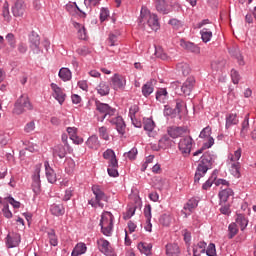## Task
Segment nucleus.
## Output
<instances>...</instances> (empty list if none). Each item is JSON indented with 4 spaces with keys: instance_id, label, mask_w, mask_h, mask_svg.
Returning <instances> with one entry per match:
<instances>
[{
    "instance_id": "f3484780",
    "label": "nucleus",
    "mask_w": 256,
    "mask_h": 256,
    "mask_svg": "<svg viewBox=\"0 0 256 256\" xmlns=\"http://www.w3.org/2000/svg\"><path fill=\"white\" fill-rule=\"evenodd\" d=\"M104 159L109 161L110 167H119V163L117 162V156L115 155V151L112 149H107L103 153Z\"/></svg>"
},
{
    "instance_id": "9d476101",
    "label": "nucleus",
    "mask_w": 256,
    "mask_h": 256,
    "mask_svg": "<svg viewBox=\"0 0 256 256\" xmlns=\"http://www.w3.org/2000/svg\"><path fill=\"white\" fill-rule=\"evenodd\" d=\"M29 44L30 49L35 53L36 55H39L41 53V37H39V34H37L35 31H32L29 35Z\"/></svg>"
},
{
    "instance_id": "3c124183",
    "label": "nucleus",
    "mask_w": 256,
    "mask_h": 256,
    "mask_svg": "<svg viewBox=\"0 0 256 256\" xmlns=\"http://www.w3.org/2000/svg\"><path fill=\"white\" fill-rule=\"evenodd\" d=\"M28 50H29V48L27 47V43H25L23 41L18 43V45H17L18 53H20L21 55H25V53H27Z\"/></svg>"
},
{
    "instance_id": "f257e3e1",
    "label": "nucleus",
    "mask_w": 256,
    "mask_h": 256,
    "mask_svg": "<svg viewBox=\"0 0 256 256\" xmlns=\"http://www.w3.org/2000/svg\"><path fill=\"white\" fill-rule=\"evenodd\" d=\"M138 25L141 29H151V31H159L161 25L159 24V17L157 14L151 13L147 6H142L140 17L138 18Z\"/></svg>"
},
{
    "instance_id": "7c9ffc66",
    "label": "nucleus",
    "mask_w": 256,
    "mask_h": 256,
    "mask_svg": "<svg viewBox=\"0 0 256 256\" xmlns=\"http://www.w3.org/2000/svg\"><path fill=\"white\" fill-rule=\"evenodd\" d=\"M159 223L163 227H169L173 223V215L170 213L162 214L159 218Z\"/></svg>"
},
{
    "instance_id": "4468645a",
    "label": "nucleus",
    "mask_w": 256,
    "mask_h": 256,
    "mask_svg": "<svg viewBox=\"0 0 256 256\" xmlns=\"http://www.w3.org/2000/svg\"><path fill=\"white\" fill-rule=\"evenodd\" d=\"M110 123L111 125L115 126L116 131H118L120 135H125L126 125H125V121L123 120V117L117 116L111 119Z\"/></svg>"
},
{
    "instance_id": "4c0bfd02",
    "label": "nucleus",
    "mask_w": 256,
    "mask_h": 256,
    "mask_svg": "<svg viewBox=\"0 0 256 256\" xmlns=\"http://www.w3.org/2000/svg\"><path fill=\"white\" fill-rule=\"evenodd\" d=\"M58 76L60 77V79H62V81H71V70H69V68H61Z\"/></svg>"
},
{
    "instance_id": "864d4df0",
    "label": "nucleus",
    "mask_w": 256,
    "mask_h": 256,
    "mask_svg": "<svg viewBox=\"0 0 256 256\" xmlns=\"http://www.w3.org/2000/svg\"><path fill=\"white\" fill-rule=\"evenodd\" d=\"M164 115L165 117H175V115H177V110L166 105L164 106Z\"/></svg>"
},
{
    "instance_id": "c03bdc74",
    "label": "nucleus",
    "mask_w": 256,
    "mask_h": 256,
    "mask_svg": "<svg viewBox=\"0 0 256 256\" xmlns=\"http://www.w3.org/2000/svg\"><path fill=\"white\" fill-rule=\"evenodd\" d=\"M9 47H11V49H15V47H17V39L15 38V34L13 33H8L5 37Z\"/></svg>"
},
{
    "instance_id": "72a5a7b5",
    "label": "nucleus",
    "mask_w": 256,
    "mask_h": 256,
    "mask_svg": "<svg viewBox=\"0 0 256 256\" xmlns=\"http://www.w3.org/2000/svg\"><path fill=\"white\" fill-rule=\"evenodd\" d=\"M97 93L101 95V97H105V95H109V84L107 82H100V84L97 86Z\"/></svg>"
},
{
    "instance_id": "a19ab883",
    "label": "nucleus",
    "mask_w": 256,
    "mask_h": 256,
    "mask_svg": "<svg viewBox=\"0 0 256 256\" xmlns=\"http://www.w3.org/2000/svg\"><path fill=\"white\" fill-rule=\"evenodd\" d=\"M153 89V82H147L142 86V95H144V97H149V95L153 93Z\"/></svg>"
},
{
    "instance_id": "de8ad7c7",
    "label": "nucleus",
    "mask_w": 256,
    "mask_h": 256,
    "mask_svg": "<svg viewBox=\"0 0 256 256\" xmlns=\"http://www.w3.org/2000/svg\"><path fill=\"white\" fill-rule=\"evenodd\" d=\"M76 29H78V37L79 39H87V30H85V26H81V24H75Z\"/></svg>"
},
{
    "instance_id": "2f4dec72",
    "label": "nucleus",
    "mask_w": 256,
    "mask_h": 256,
    "mask_svg": "<svg viewBox=\"0 0 256 256\" xmlns=\"http://www.w3.org/2000/svg\"><path fill=\"white\" fill-rule=\"evenodd\" d=\"M230 172L233 177L239 179L241 177V163L239 162H232L230 167Z\"/></svg>"
},
{
    "instance_id": "774afa93",
    "label": "nucleus",
    "mask_w": 256,
    "mask_h": 256,
    "mask_svg": "<svg viewBox=\"0 0 256 256\" xmlns=\"http://www.w3.org/2000/svg\"><path fill=\"white\" fill-rule=\"evenodd\" d=\"M144 216L146 220L151 221V205L148 204L144 207Z\"/></svg>"
},
{
    "instance_id": "473e14b6",
    "label": "nucleus",
    "mask_w": 256,
    "mask_h": 256,
    "mask_svg": "<svg viewBox=\"0 0 256 256\" xmlns=\"http://www.w3.org/2000/svg\"><path fill=\"white\" fill-rule=\"evenodd\" d=\"M176 69H177V71H179V73H182V75H184V77H187V75H189L191 73V67L189 66V64H187L185 62H181V63L177 64Z\"/></svg>"
},
{
    "instance_id": "49530a36",
    "label": "nucleus",
    "mask_w": 256,
    "mask_h": 256,
    "mask_svg": "<svg viewBox=\"0 0 256 256\" xmlns=\"http://www.w3.org/2000/svg\"><path fill=\"white\" fill-rule=\"evenodd\" d=\"M155 55L156 57H158L159 59H162L163 61H167V59H169V57L167 56V53H165V50H163V47L158 46L155 48Z\"/></svg>"
},
{
    "instance_id": "0eeeda50",
    "label": "nucleus",
    "mask_w": 256,
    "mask_h": 256,
    "mask_svg": "<svg viewBox=\"0 0 256 256\" xmlns=\"http://www.w3.org/2000/svg\"><path fill=\"white\" fill-rule=\"evenodd\" d=\"M92 193L95 197V199H91L89 201V205H91L92 207H96V205H99V207H102L101 205V201H108V197L107 194H105V192L103 191V188H101V186L99 185H93L92 186Z\"/></svg>"
},
{
    "instance_id": "393cba45",
    "label": "nucleus",
    "mask_w": 256,
    "mask_h": 256,
    "mask_svg": "<svg viewBox=\"0 0 256 256\" xmlns=\"http://www.w3.org/2000/svg\"><path fill=\"white\" fill-rule=\"evenodd\" d=\"M180 254H181V249H179V245L175 243L166 245V255L179 256Z\"/></svg>"
},
{
    "instance_id": "7ed1b4c3",
    "label": "nucleus",
    "mask_w": 256,
    "mask_h": 256,
    "mask_svg": "<svg viewBox=\"0 0 256 256\" xmlns=\"http://www.w3.org/2000/svg\"><path fill=\"white\" fill-rule=\"evenodd\" d=\"M25 111H33V104L29 99V95L22 94L14 104L13 113L15 115H23Z\"/></svg>"
},
{
    "instance_id": "20e7f679",
    "label": "nucleus",
    "mask_w": 256,
    "mask_h": 256,
    "mask_svg": "<svg viewBox=\"0 0 256 256\" xmlns=\"http://www.w3.org/2000/svg\"><path fill=\"white\" fill-rule=\"evenodd\" d=\"M100 227L103 235L111 237V233H113V214L111 212L102 213Z\"/></svg>"
},
{
    "instance_id": "f03ea898",
    "label": "nucleus",
    "mask_w": 256,
    "mask_h": 256,
    "mask_svg": "<svg viewBox=\"0 0 256 256\" xmlns=\"http://www.w3.org/2000/svg\"><path fill=\"white\" fill-rule=\"evenodd\" d=\"M213 165V155L211 152H205L201 158L200 163L198 164V167L196 169V173L194 176V183H199L201 181L202 177H205V174L209 169H211Z\"/></svg>"
},
{
    "instance_id": "5fc2aeb1",
    "label": "nucleus",
    "mask_w": 256,
    "mask_h": 256,
    "mask_svg": "<svg viewBox=\"0 0 256 256\" xmlns=\"http://www.w3.org/2000/svg\"><path fill=\"white\" fill-rule=\"evenodd\" d=\"M167 97V89L162 88L157 91L156 93V99L157 101H163Z\"/></svg>"
},
{
    "instance_id": "a18cd8bd",
    "label": "nucleus",
    "mask_w": 256,
    "mask_h": 256,
    "mask_svg": "<svg viewBox=\"0 0 256 256\" xmlns=\"http://www.w3.org/2000/svg\"><path fill=\"white\" fill-rule=\"evenodd\" d=\"M228 237L230 239H233V237H235V235H237L239 233V228L237 227V223L233 222L229 225L228 227Z\"/></svg>"
},
{
    "instance_id": "680f3d73",
    "label": "nucleus",
    "mask_w": 256,
    "mask_h": 256,
    "mask_svg": "<svg viewBox=\"0 0 256 256\" xmlns=\"http://www.w3.org/2000/svg\"><path fill=\"white\" fill-rule=\"evenodd\" d=\"M169 25H171L175 29H180V27H183V23L180 20L175 18H172L169 20Z\"/></svg>"
},
{
    "instance_id": "e433bc0d",
    "label": "nucleus",
    "mask_w": 256,
    "mask_h": 256,
    "mask_svg": "<svg viewBox=\"0 0 256 256\" xmlns=\"http://www.w3.org/2000/svg\"><path fill=\"white\" fill-rule=\"evenodd\" d=\"M232 57H234L235 59H237L238 61V65H245V60L243 59V55L241 54V51L239 50V48H233L230 51Z\"/></svg>"
},
{
    "instance_id": "1a4fd4ad",
    "label": "nucleus",
    "mask_w": 256,
    "mask_h": 256,
    "mask_svg": "<svg viewBox=\"0 0 256 256\" xmlns=\"http://www.w3.org/2000/svg\"><path fill=\"white\" fill-rule=\"evenodd\" d=\"M193 147V138L191 136H186L180 139L178 144V149L184 157H188L191 154V149Z\"/></svg>"
},
{
    "instance_id": "c85d7f7f",
    "label": "nucleus",
    "mask_w": 256,
    "mask_h": 256,
    "mask_svg": "<svg viewBox=\"0 0 256 256\" xmlns=\"http://www.w3.org/2000/svg\"><path fill=\"white\" fill-rule=\"evenodd\" d=\"M248 133H249V114H246V116L241 124L240 137L245 139L247 137Z\"/></svg>"
},
{
    "instance_id": "f704fd0d",
    "label": "nucleus",
    "mask_w": 256,
    "mask_h": 256,
    "mask_svg": "<svg viewBox=\"0 0 256 256\" xmlns=\"http://www.w3.org/2000/svg\"><path fill=\"white\" fill-rule=\"evenodd\" d=\"M119 35H121V33H119L118 31L109 34L108 44L110 47H115L119 45Z\"/></svg>"
},
{
    "instance_id": "c9c22d12",
    "label": "nucleus",
    "mask_w": 256,
    "mask_h": 256,
    "mask_svg": "<svg viewBox=\"0 0 256 256\" xmlns=\"http://www.w3.org/2000/svg\"><path fill=\"white\" fill-rule=\"evenodd\" d=\"M173 145V140L168 135H164L160 140H159V147L161 149H169Z\"/></svg>"
},
{
    "instance_id": "f8f14e48",
    "label": "nucleus",
    "mask_w": 256,
    "mask_h": 256,
    "mask_svg": "<svg viewBox=\"0 0 256 256\" xmlns=\"http://www.w3.org/2000/svg\"><path fill=\"white\" fill-rule=\"evenodd\" d=\"M19 243H21V235L17 233H8L6 237V247L8 249H13V247H18Z\"/></svg>"
},
{
    "instance_id": "c756f323",
    "label": "nucleus",
    "mask_w": 256,
    "mask_h": 256,
    "mask_svg": "<svg viewBox=\"0 0 256 256\" xmlns=\"http://www.w3.org/2000/svg\"><path fill=\"white\" fill-rule=\"evenodd\" d=\"M181 47L184 49H187V51H191V53H200L201 49L199 46L193 44L192 42H186V41H181L180 42Z\"/></svg>"
},
{
    "instance_id": "bb28decb",
    "label": "nucleus",
    "mask_w": 256,
    "mask_h": 256,
    "mask_svg": "<svg viewBox=\"0 0 256 256\" xmlns=\"http://www.w3.org/2000/svg\"><path fill=\"white\" fill-rule=\"evenodd\" d=\"M235 223L240 227L241 231H245L249 225V219H247L243 214H238Z\"/></svg>"
},
{
    "instance_id": "338daca9",
    "label": "nucleus",
    "mask_w": 256,
    "mask_h": 256,
    "mask_svg": "<svg viewBox=\"0 0 256 256\" xmlns=\"http://www.w3.org/2000/svg\"><path fill=\"white\" fill-rule=\"evenodd\" d=\"M107 171L110 177H119V172L117 171V167H111L109 165Z\"/></svg>"
},
{
    "instance_id": "39448f33",
    "label": "nucleus",
    "mask_w": 256,
    "mask_h": 256,
    "mask_svg": "<svg viewBox=\"0 0 256 256\" xmlns=\"http://www.w3.org/2000/svg\"><path fill=\"white\" fill-rule=\"evenodd\" d=\"M200 139H207V141L203 144V147L196 152H194L193 156L197 157L198 155H201L203 153L204 149H211L213 145H215V139L211 137V127L207 126L205 127L199 135Z\"/></svg>"
},
{
    "instance_id": "a878e982",
    "label": "nucleus",
    "mask_w": 256,
    "mask_h": 256,
    "mask_svg": "<svg viewBox=\"0 0 256 256\" xmlns=\"http://www.w3.org/2000/svg\"><path fill=\"white\" fill-rule=\"evenodd\" d=\"M238 123L239 117L237 116V114L230 113L226 115V129H230L231 127H233V125H237Z\"/></svg>"
},
{
    "instance_id": "6e6d98bb",
    "label": "nucleus",
    "mask_w": 256,
    "mask_h": 256,
    "mask_svg": "<svg viewBox=\"0 0 256 256\" xmlns=\"http://www.w3.org/2000/svg\"><path fill=\"white\" fill-rule=\"evenodd\" d=\"M137 113H139V106L137 105L131 106L129 109V117L131 121H135V115H137Z\"/></svg>"
},
{
    "instance_id": "09e8293b",
    "label": "nucleus",
    "mask_w": 256,
    "mask_h": 256,
    "mask_svg": "<svg viewBox=\"0 0 256 256\" xmlns=\"http://www.w3.org/2000/svg\"><path fill=\"white\" fill-rule=\"evenodd\" d=\"M73 251L76 252L77 255H83L87 252V245H85V243H78Z\"/></svg>"
},
{
    "instance_id": "4d7b16f0",
    "label": "nucleus",
    "mask_w": 256,
    "mask_h": 256,
    "mask_svg": "<svg viewBox=\"0 0 256 256\" xmlns=\"http://www.w3.org/2000/svg\"><path fill=\"white\" fill-rule=\"evenodd\" d=\"M183 107H186V104L183 100L177 99L176 100V108L174 109L176 111V114L179 115L181 111H183Z\"/></svg>"
},
{
    "instance_id": "13d9d810",
    "label": "nucleus",
    "mask_w": 256,
    "mask_h": 256,
    "mask_svg": "<svg viewBox=\"0 0 256 256\" xmlns=\"http://www.w3.org/2000/svg\"><path fill=\"white\" fill-rule=\"evenodd\" d=\"M241 159V148H238L235 152L234 155L230 156V161L232 163H237Z\"/></svg>"
},
{
    "instance_id": "cd10ccee",
    "label": "nucleus",
    "mask_w": 256,
    "mask_h": 256,
    "mask_svg": "<svg viewBox=\"0 0 256 256\" xmlns=\"http://www.w3.org/2000/svg\"><path fill=\"white\" fill-rule=\"evenodd\" d=\"M86 145L89 147V149L95 150L101 147V143L99 142V138L97 137V135L90 136L86 141Z\"/></svg>"
},
{
    "instance_id": "603ef678",
    "label": "nucleus",
    "mask_w": 256,
    "mask_h": 256,
    "mask_svg": "<svg viewBox=\"0 0 256 256\" xmlns=\"http://www.w3.org/2000/svg\"><path fill=\"white\" fill-rule=\"evenodd\" d=\"M98 133L104 141H109V132H107V127L102 126L99 128Z\"/></svg>"
},
{
    "instance_id": "6ab92c4d",
    "label": "nucleus",
    "mask_w": 256,
    "mask_h": 256,
    "mask_svg": "<svg viewBox=\"0 0 256 256\" xmlns=\"http://www.w3.org/2000/svg\"><path fill=\"white\" fill-rule=\"evenodd\" d=\"M46 177L49 183H56L57 182V174H55V170L51 168L49 165V161L44 162Z\"/></svg>"
},
{
    "instance_id": "423d86ee",
    "label": "nucleus",
    "mask_w": 256,
    "mask_h": 256,
    "mask_svg": "<svg viewBox=\"0 0 256 256\" xmlns=\"http://www.w3.org/2000/svg\"><path fill=\"white\" fill-rule=\"evenodd\" d=\"M178 84L179 82L172 83V87H175L178 95H186V96L191 95V91H193V89L195 88V77L193 76L188 77L186 81L182 84L180 91H179V87H177Z\"/></svg>"
},
{
    "instance_id": "5701e85b",
    "label": "nucleus",
    "mask_w": 256,
    "mask_h": 256,
    "mask_svg": "<svg viewBox=\"0 0 256 256\" xmlns=\"http://www.w3.org/2000/svg\"><path fill=\"white\" fill-rule=\"evenodd\" d=\"M155 122L151 118H147L144 120V131H147L149 137H155Z\"/></svg>"
},
{
    "instance_id": "aec40b11",
    "label": "nucleus",
    "mask_w": 256,
    "mask_h": 256,
    "mask_svg": "<svg viewBox=\"0 0 256 256\" xmlns=\"http://www.w3.org/2000/svg\"><path fill=\"white\" fill-rule=\"evenodd\" d=\"M167 133L169 137H171L172 139H177L185 133V128L172 126L168 128Z\"/></svg>"
},
{
    "instance_id": "dca6fc26",
    "label": "nucleus",
    "mask_w": 256,
    "mask_h": 256,
    "mask_svg": "<svg viewBox=\"0 0 256 256\" xmlns=\"http://www.w3.org/2000/svg\"><path fill=\"white\" fill-rule=\"evenodd\" d=\"M12 13L14 17H23L25 15V2L23 0H18L12 6Z\"/></svg>"
},
{
    "instance_id": "b1692460",
    "label": "nucleus",
    "mask_w": 256,
    "mask_h": 256,
    "mask_svg": "<svg viewBox=\"0 0 256 256\" xmlns=\"http://www.w3.org/2000/svg\"><path fill=\"white\" fill-rule=\"evenodd\" d=\"M50 213H52L55 217H61L65 215V207L63 204H53L50 207Z\"/></svg>"
},
{
    "instance_id": "37998d69",
    "label": "nucleus",
    "mask_w": 256,
    "mask_h": 256,
    "mask_svg": "<svg viewBox=\"0 0 256 256\" xmlns=\"http://www.w3.org/2000/svg\"><path fill=\"white\" fill-rule=\"evenodd\" d=\"M41 164H37L35 166L34 175L32 176L33 183H41Z\"/></svg>"
},
{
    "instance_id": "69168bd1",
    "label": "nucleus",
    "mask_w": 256,
    "mask_h": 256,
    "mask_svg": "<svg viewBox=\"0 0 256 256\" xmlns=\"http://www.w3.org/2000/svg\"><path fill=\"white\" fill-rule=\"evenodd\" d=\"M2 15L4 19H9V3L7 1L3 4Z\"/></svg>"
},
{
    "instance_id": "a211bd4d",
    "label": "nucleus",
    "mask_w": 256,
    "mask_h": 256,
    "mask_svg": "<svg viewBox=\"0 0 256 256\" xmlns=\"http://www.w3.org/2000/svg\"><path fill=\"white\" fill-rule=\"evenodd\" d=\"M67 146L58 144L53 148V157H59V159H65L67 156Z\"/></svg>"
},
{
    "instance_id": "79ce46f5",
    "label": "nucleus",
    "mask_w": 256,
    "mask_h": 256,
    "mask_svg": "<svg viewBox=\"0 0 256 256\" xmlns=\"http://www.w3.org/2000/svg\"><path fill=\"white\" fill-rule=\"evenodd\" d=\"M197 205H199V201H197L195 198H192L186 203L184 209L185 211H189V213H191L193 209L197 208Z\"/></svg>"
},
{
    "instance_id": "052dcab7",
    "label": "nucleus",
    "mask_w": 256,
    "mask_h": 256,
    "mask_svg": "<svg viewBox=\"0 0 256 256\" xmlns=\"http://www.w3.org/2000/svg\"><path fill=\"white\" fill-rule=\"evenodd\" d=\"M124 157H128L130 161L135 160V157H137V148H132L129 152L124 154Z\"/></svg>"
},
{
    "instance_id": "412c9836",
    "label": "nucleus",
    "mask_w": 256,
    "mask_h": 256,
    "mask_svg": "<svg viewBox=\"0 0 256 256\" xmlns=\"http://www.w3.org/2000/svg\"><path fill=\"white\" fill-rule=\"evenodd\" d=\"M156 10L158 13H162V15H169L171 13V9L165 0H156Z\"/></svg>"
},
{
    "instance_id": "0e129e2a",
    "label": "nucleus",
    "mask_w": 256,
    "mask_h": 256,
    "mask_svg": "<svg viewBox=\"0 0 256 256\" xmlns=\"http://www.w3.org/2000/svg\"><path fill=\"white\" fill-rule=\"evenodd\" d=\"M107 17H109V10L107 8H102L100 10V21L103 23V21H107Z\"/></svg>"
},
{
    "instance_id": "2eb2a0df",
    "label": "nucleus",
    "mask_w": 256,
    "mask_h": 256,
    "mask_svg": "<svg viewBox=\"0 0 256 256\" xmlns=\"http://www.w3.org/2000/svg\"><path fill=\"white\" fill-rule=\"evenodd\" d=\"M125 78L123 76H119V74H115L111 78V86L115 91H119V89H125Z\"/></svg>"
},
{
    "instance_id": "58836bf2",
    "label": "nucleus",
    "mask_w": 256,
    "mask_h": 256,
    "mask_svg": "<svg viewBox=\"0 0 256 256\" xmlns=\"http://www.w3.org/2000/svg\"><path fill=\"white\" fill-rule=\"evenodd\" d=\"M138 249L144 255L149 256V254L151 253V249H153V246L149 243L141 242L138 244Z\"/></svg>"
},
{
    "instance_id": "bf43d9fd",
    "label": "nucleus",
    "mask_w": 256,
    "mask_h": 256,
    "mask_svg": "<svg viewBox=\"0 0 256 256\" xmlns=\"http://www.w3.org/2000/svg\"><path fill=\"white\" fill-rule=\"evenodd\" d=\"M231 77H232V81H233L234 85L239 84L241 76L239 75V72H237V70H235V69L231 70Z\"/></svg>"
},
{
    "instance_id": "6e6552de",
    "label": "nucleus",
    "mask_w": 256,
    "mask_h": 256,
    "mask_svg": "<svg viewBox=\"0 0 256 256\" xmlns=\"http://www.w3.org/2000/svg\"><path fill=\"white\" fill-rule=\"evenodd\" d=\"M96 110L99 111V113H102L104 115L101 119V121H105L107 117H113L116 113V109L109 106V104L103 103L99 100L95 102Z\"/></svg>"
},
{
    "instance_id": "9b49d317",
    "label": "nucleus",
    "mask_w": 256,
    "mask_h": 256,
    "mask_svg": "<svg viewBox=\"0 0 256 256\" xmlns=\"http://www.w3.org/2000/svg\"><path fill=\"white\" fill-rule=\"evenodd\" d=\"M97 243L99 251L104 255L117 256V254H115V250H113V247H111V243H109V241H107L105 238L99 239Z\"/></svg>"
},
{
    "instance_id": "e2e57ef3",
    "label": "nucleus",
    "mask_w": 256,
    "mask_h": 256,
    "mask_svg": "<svg viewBox=\"0 0 256 256\" xmlns=\"http://www.w3.org/2000/svg\"><path fill=\"white\" fill-rule=\"evenodd\" d=\"M24 131L25 133H33V131H35V122H28L24 127Z\"/></svg>"
},
{
    "instance_id": "ddd939ff",
    "label": "nucleus",
    "mask_w": 256,
    "mask_h": 256,
    "mask_svg": "<svg viewBox=\"0 0 256 256\" xmlns=\"http://www.w3.org/2000/svg\"><path fill=\"white\" fill-rule=\"evenodd\" d=\"M51 89L53 91V97L58 101L60 105H63L65 103V92H63V89L61 87H58L57 84L52 83L51 84Z\"/></svg>"
},
{
    "instance_id": "8fccbe9b",
    "label": "nucleus",
    "mask_w": 256,
    "mask_h": 256,
    "mask_svg": "<svg viewBox=\"0 0 256 256\" xmlns=\"http://www.w3.org/2000/svg\"><path fill=\"white\" fill-rule=\"evenodd\" d=\"M48 239H49L50 245H52L53 247H57L58 240L54 230H51L50 232H48Z\"/></svg>"
},
{
    "instance_id": "4be33fe9",
    "label": "nucleus",
    "mask_w": 256,
    "mask_h": 256,
    "mask_svg": "<svg viewBox=\"0 0 256 256\" xmlns=\"http://www.w3.org/2000/svg\"><path fill=\"white\" fill-rule=\"evenodd\" d=\"M234 193L231 188L223 189L219 192V199H220V205H223V203H227L229 201V197H233Z\"/></svg>"
},
{
    "instance_id": "ea45409f",
    "label": "nucleus",
    "mask_w": 256,
    "mask_h": 256,
    "mask_svg": "<svg viewBox=\"0 0 256 256\" xmlns=\"http://www.w3.org/2000/svg\"><path fill=\"white\" fill-rule=\"evenodd\" d=\"M202 41L204 43H209L211 41V37H213V32H211L209 29L204 28L200 31Z\"/></svg>"
}]
</instances>
